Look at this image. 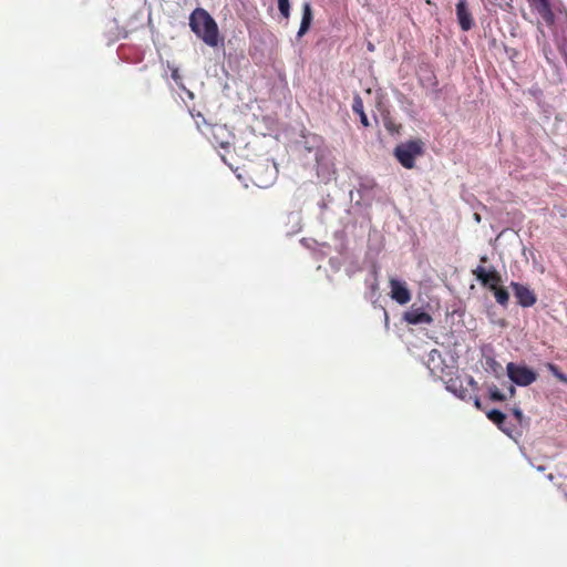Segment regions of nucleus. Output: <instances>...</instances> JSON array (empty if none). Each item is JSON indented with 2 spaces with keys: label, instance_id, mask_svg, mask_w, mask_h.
<instances>
[{
  "label": "nucleus",
  "instance_id": "f257e3e1",
  "mask_svg": "<svg viewBox=\"0 0 567 567\" xmlns=\"http://www.w3.org/2000/svg\"><path fill=\"white\" fill-rule=\"evenodd\" d=\"M192 31L209 47H217L219 31L216 21L203 8H196L189 17Z\"/></svg>",
  "mask_w": 567,
  "mask_h": 567
},
{
  "label": "nucleus",
  "instance_id": "f03ea898",
  "mask_svg": "<svg viewBox=\"0 0 567 567\" xmlns=\"http://www.w3.org/2000/svg\"><path fill=\"white\" fill-rule=\"evenodd\" d=\"M422 146L421 141L402 143L394 148V156L403 167L411 169L415 165V158L423 153Z\"/></svg>",
  "mask_w": 567,
  "mask_h": 567
},
{
  "label": "nucleus",
  "instance_id": "7ed1b4c3",
  "mask_svg": "<svg viewBox=\"0 0 567 567\" xmlns=\"http://www.w3.org/2000/svg\"><path fill=\"white\" fill-rule=\"evenodd\" d=\"M507 375L512 382L519 386H527L536 381L537 373L526 365L509 362L506 367Z\"/></svg>",
  "mask_w": 567,
  "mask_h": 567
},
{
  "label": "nucleus",
  "instance_id": "20e7f679",
  "mask_svg": "<svg viewBox=\"0 0 567 567\" xmlns=\"http://www.w3.org/2000/svg\"><path fill=\"white\" fill-rule=\"evenodd\" d=\"M472 274L489 290L498 288L502 281L501 275L495 268L486 270L483 266H478L472 271Z\"/></svg>",
  "mask_w": 567,
  "mask_h": 567
},
{
  "label": "nucleus",
  "instance_id": "39448f33",
  "mask_svg": "<svg viewBox=\"0 0 567 567\" xmlns=\"http://www.w3.org/2000/svg\"><path fill=\"white\" fill-rule=\"evenodd\" d=\"M511 287L519 306L527 308L536 303V295L528 286L513 281Z\"/></svg>",
  "mask_w": 567,
  "mask_h": 567
},
{
  "label": "nucleus",
  "instance_id": "423d86ee",
  "mask_svg": "<svg viewBox=\"0 0 567 567\" xmlns=\"http://www.w3.org/2000/svg\"><path fill=\"white\" fill-rule=\"evenodd\" d=\"M391 298L400 305H406L411 300V293L405 282L398 279H390Z\"/></svg>",
  "mask_w": 567,
  "mask_h": 567
},
{
  "label": "nucleus",
  "instance_id": "0eeeda50",
  "mask_svg": "<svg viewBox=\"0 0 567 567\" xmlns=\"http://www.w3.org/2000/svg\"><path fill=\"white\" fill-rule=\"evenodd\" d=\"M456 17L458 24L463 31H468L472 29L474 22L472 14L467 8L466 0H458L456 4Z\"/></svg>",
  "mask_w": 567,
  "mask_h": 567
},
{
  "label": "nucleus",
  "instance_id": "6e6552de",
  "mask_svg": "<svg viewBox=\"0 0 567 567\" xmlns=\"http://www.w3.org/2000/svg\"><path fill=\"white\" fill-rule=\"evenodd\" d=\"M404 320L410 324H430L433 321L432 317L421 309H411L406 311L404 313Z\"/></svg>",
  "mask_w": 567,
  "mask_h": 567
},
{
  "label": "nucleus",
  "instance_id": "1a4fd4ad",
  "mask_svg": "<svg viewBox=\"0 0 567 567\" xmlns=\"http://www.w3.org/2000/svg\"><path fill=\"white\" fill-rule=\"evenodd\" d=\"M312 19H313V16H312L311 4H310V2L306 1L302 3V17H301L300 27H299V30L297 33V35L299 38L303 37L309 31L311 23H312Z\"/></svg>",
  "mask_w": 567,
  "mask_h": 567
},
{
  "label": "nucleus",
  "instance_id": "9d476101",
  "mask_svg": "<svg viewBox=\"0 0 567 567\" xmlns=\"http://www.w3.org/2000/svg\"><path fill=\"white\" fill-rule=\"evenodd\" d=\"M486 416L489 421L497 425V427L504 433L509 434V430L506 427V415L499 410L493 409L486 412Z\"/></svg>",
  "mask_w": 567,
  "mask_h": 567
},
{
  "label": "nucleus",
  "instance_id": "9b49d317",
  "mask_svg": "<svg viewBox=\"0 0 567 567\" xmlns=\"http://www.w3.org/2000/svg\"><path fill=\"white\" fill-rule=\"evenodd\" d=\"M352 111L359 115L360 117V122L361 124L364 126V127H369L370 126V122H369V118L364 112V106H363V101L361 99V96L359 94H355L353 96V101H352Z\"/></svg>",
  "mask_w": 567,
  "mask_h": 567
},
{
  "label": "nucleus",
  "instance_id": "f8f14e48",
  "mask_svg": "<svg viewBox=\"0 0 567 567\" xmlns=\"http://www.w3.org/2000/svg\"><path fill=\"white\" fill-rule=\"evenodd\" d=\"M484 368L487 372H491L497 378L503 373L502 364L491 355L485 357Z\"/></svg>",
  "mask_w": 567,
  "mask_h": 567
},
{
  "label": "nucleus",
  "instance_id": "ddd939ff",
  "mask_svg": "<svg viewBox=\"0 0 567 567\" xmlns=\"http://www.w3.org/2000/svg\"><path fill=\"white\" fill-rule=\"evenodd\" d=\"M492 291L494 292L495 299L499 305L506 306L508 303L509 295L505 288L498 287Z\"/></svg>",
  "mask_w": 567,
  "mask_h": 567
},
{
  "label": "nucleus",
  "instance_id": "4468645a",
  "mask_svg": "<svg viewBox=\"0 0 567 567\" xmlns=\"http://www.w3.org/2000/svg\"><path fill=\"white\" fill-rule=\"evenodd\" d=\"M488 398L494 402H503L506 400V395L503 394L496 385L489 386Z\"/></svg>",
  "mask_w": 567,
  "mask_h": 567
},
{
  "label": "nucleus",
  "instance_id": "2eb2a0df",
  "mask_svg": "<svg viewBox=\"0 0 567 567\" xmlns=\"http://www.w3.org/2000/svg\"><path fill=\"white\" fill-rule=\"evenodd\" d=\"M278 10L281 17L286 20L290 18V2L289 0H277Z\"/></svg>",
  "mask_w": 567,
  "mask_h": 567
},
{
  "label": "nucleus",
  "instance_id": "dca6fc26",
  "mask_svg": "<svg viewBox=\"0 0 567 567\" xmlns=\"http://www.w3.org/2000/svg\"><path fill=\"white\" fill-rule=\"evenodd\" d=\"M548 370L561 382L567 383V375L563 373L557 365L548 363Z\"/></svg>",
  "mask_w": 567,
  "mask_h": 567
},
{
  "label": "nucleus",
  "instance_id": "f3484780",
  "mask_svg": "<svg viewBox=\"0 0 567 567\" xmlns=\"http://www.w3.org/2000/svg\"><path fill=\"white\" fill-rule=\"evenodd\" d=\"M543 7L542 10H539V12L543 14V17L545 18L546 21H553V13L549 9V4H548V1L547 0H538Z\"/></svg>",
  "mask_w": 567,
  "mask_h": 567
},
{
  "label": "nucleus",
  "instance_id": "a211bd4d",
  "mask_svg": "<svg viewBox=\"0 0 567 567\" xmlns=\"http://www.w3.org/2000/svg\"><path fill=\"white\" fill-rule=\"evenodd\" d=\"M512 413H513L514 417L517 420V422L522 423L523 417H524L522 410L519 408H514L512 410Z\"/></svg>",
  "mask_w": 567,
  "mask_h": 567
},
{
  "label": "nucleus",
  "instance_id": "6ab92c4d",
  "mask_svg": "<svg viewBox=\"0 0 567 567\" xmlns=\"http://www.w3.org/2000/svg\"><path fill=\"white\" fill-rule=\"evenodd\" d=\"M474 405L477 410H482V403L478 396L474 398Z\"/></svg>",
  "mask_w": 567,
  "mask_h": 567
},
{
  "label": "nucleus",
  "instance_id": "aec40b11",
  "mask_svg": "<svg viewBox=\"0 0 567 567\" xmlns=\"http://www.w3.org/2000/svg\"><path fill=\"white\" fill-rule=\"evenodd\" d=\"M435 355H436V357H440V352H439V350H436V349H434V350H432V351L430 352V358H431V360H434V357H435Z\"/></svg>",
  "mask_w": 567,
  "mask_h": 567
},
{
  "label": "nucleus",
  "instance_id": "412c9836",
  "mask_svg": "<svg viewBox=\"0 0 567 567\" xmlns=\"http://www.w3.org/2000/svg\"><path fill=\"white\" fill-rule=\"evenodd\" d=\"M508 392H509V396L512 398V396L515 395L516 390H515V388L513 385H511L509 389H508Z\"/></svg>",
  "mask_w": 567,
  "mask_h": 567
},
{
  "label": "nucleus",
  "instance_id": "4be33fe9",
  "mask_svg": "<svg viewBox=\"0 0 567 567\" xmlns=\"http://www.w3.org/2000/svg\"><path fill=\"white\" fill-rule=\"evenodd\" d=\"M481 261L482 262H486L487 261V257L486 256L481 257Z\"/></svg>",
  "mask_w": 567,
  "mask_h": 567
},
{
  "label": "nucleus",
  "instance_id": "5701e85b",
  "mask_svg": "<svg viewBox=\"0 0 567 567\" xmlns=\"http://www.w3.org/2000/svg\"><path fill=\"white\" fill-rule=\"evenodd\" d=\"M458 396H460L461 399H465V393H464V392H461Z\"/></svg>",
  "mask_w": 567,
  "mask_h": 567
},
{
  "label": "nucleus",
  "instance_id": "b1692460",
  "mask_svg": "<svg viewBox=\"0 0 567 567\" xmlns=\"http://www.w3.org/2000/svg\"><path fill=\"white\" fill-rule=\"evenodd\" d=\"M470 383H471V384H475V381H474V379H473V378H470Z\"/></svg>",
  "mask_w": 567,
  "mask_h": 567
}]
</instances>
